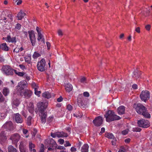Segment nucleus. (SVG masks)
<instances>
[{"mask_svg":"<svg viewBox=\"0 0 152 152\" xmlns=\"http://www.w3.org/2000/svg\"><path fill=\"white\" fill-rule=\"evenodd\" d=\"M57 137H62V132H58L56 133Z\"/></svg>","mask_w":152,"mask_h":152,"instance_id":"09e8293b","label":"nucleus"},{"mask_svg":"<svg viewBox=\"0 0 152 152\" xmlns=\"http://www.w3.org/2000/svg\"><path fill=\"white\" fill-rule=\"evenodd\" d=\"M48 143L50 147H52V148L54 147L56 148L57 145L56 142L52 138L49 139V140L48 141Z\"/></svg>","mask_w":152,"mask_h":152,"instance_id":"dca6fc26","label":"nucleus"},{"mask_svg":"<svg viewBox=\"0 0 152 152\" xmlns=\"http://www.w3.org/2000/svg\"><path fill=\"white\" fill-rule=\"evenodd\" d=\"M63 98L61 96H60L59 98L57 99V101L58 102H61Z\"/></svg>","mask_w":152,"mask_h":152,"instance_id":"680f3d73","label":"nucleus"},{"mask_svg":"<svg viewBox=\"0 0 152 152\" xmlns=\"http://www.w3.org/2000/svg\"><path fill=\"white\" fill-rule=\"evenodd\" d=\"M39 116L40 118L41 123L42 124H45L46 122L47 113L46 112H40Z\"/></svg>","mask_w":152,"mask_h":152,"instance_id":"ddd939ff","label":"nucleus"},{"mask_svg":"<svg viewBox=\"0 0 152 152\" xmlns=\"http://www.w3.org/2000/svg\"><path fill=\"white\" fill-rule=\"evenodd\" d=\"M80 82L81 83H86V78L85 77H83L81 78L80 80Z\"/></svg>","mask_w":152,"mask_h":152,"instance_id":"37998d69","label":"nucleus"},{"mask_svg":"<svg viewBox=\"0 0 152 152\" xmlns=\"http://www.w3.org/2000/svg\"><path fill=\"white\" fill-rule=\"evenodd\" d=\"M46 44H47V46L48 49V50L49 49H50V43L48 42H46Z\"/></svg>","mask_w":152,"mask_h":152,"instance_id":"0e129e2a","label":"nucleus"},{"mask_svg":"<svg viewBox=\"0 0 152 152\" xmlns=\"http://www.w3.org/2000/svg\"><path fill=\"white\" fill-rule=\"evenodd\" d=\"M132 88L134 89H137L138 88L137 85L135 84H133L132 86Z\"/></svg>","mask_w":152,"mask_h":152,"instance_id":"603ef678","label":"nucleus"},{"mask_svg":"<svg viewBox=\"0 0 152 152\" xmlns=\"http://www.w3.org/2000/svg\"><path fill=\"white\" fill-rule=\"evenodd\" d=\"M133 107L136 110L137 113L141 115L144 111H145L146 108L142 104L138 103L135 104H134Z\"/></svg>","mask_w":152,"mask_h":152,"instance_id":"423d86ee","label":"nucleus"},{"mask_svg":"<svg viewBox=\"0 0 152 152\" xmlns=\"http://www.w3.org/2000/svg\"><path fill=\"white\" fill-rule=\"evenodd\" d=\"M54 121V118L52 116H50L48 118L47 123L49 124L50 123L53 122Z\"/></svg>","mask_w":152,"mask_h":152,"instance_id":"f704fd0d","label":"nucleus"},{"mask_svg":"<svg viewBox=\"0 0 152 152\" xmlns=\"http://www.w3.org/2000/svg\"><path fill=\"white\" fill-rule=\"evenodd\" d=\"M73 115L75 116L76 117L79 118L81 117V116H80V115H79L78 114H76L75 113H74L73 114Z\"/></svg>","mask_w":152,"mask_h":152,"instance_id":"338daca9","label":"nucleus"},{"mask_svg":"<svg viewBox=\"0 0 152 152\" xmlns=\"http://www.w3.org/2000/svg\"><path fill=\"white\" fill-rule=\"evenodd\" d=\"M102 122L103 118L101 116H99L96 118L93 121L94 125L97 126H100L102 124Z\"/></svg>","mask_w":152,"mask_h":152,"instance_id":"9b49d317","label":"nucleus"},{"mask_svg":"<svg viewBox=\"0 0 152 152\" xmlns=\"http://www.w3.org/2000/svg\"><path fill=\"white\" fill-rule=\"evenodd\" d=\"M67 109L70 111L72 110V106L70 104H68L67 106Z\"/></svg>","mask_w":152,"mask_h":152,"instance_id":"3c124183","label":"nucleus"},{"mask_svg":"<svg viewBox=\"0 0 152 152\" xmlns=\"http://www.w3.org/2000/svg\"><path fill=\"white\" fill-rule=\"evenodd\" d=\"M27 87L26 84L24 81H21L18 83L17 89L20 96L26 99L29 98L31 96V92L25 89Z\"/></svg>","mask_w":152,"mask_h":152,"instance_id":"f257e3e1","label":"nucleus"},{"mask_svg":"<svg viewBox=\"0 0 152 152\" xmlns=\"http://www.w3.org/2000/svg\"><path fill=\"white\" fill-rule=\"evenodd\" d=\"M38 37L37 40L39 41H41L44 44L45 43V39L43 37V36L41 33H38Z\"/></svg>","mask_w":152,"mask_h":152,"instance_id":"b1692460","label":"nucleus"},{"mask_svg":"<svg viewBox=\"0 0 152 152\" xmlns=\"http://www.w3.org/2000/svg\"><path fill=\"white\" fill-rule=\"evenodd\" d=\"M28 33L31 45L32 46H34L35 44L36 41V39L34 31L33 30L29 31H28Z\"/></svg>","mask_w":152,"mask_h":152,"instance_id":"9d476101","label":"nucleus"},{"mask_svg":"<svg viewBox=\"0 0 152 152\" xmlns=\"http://www.w3.org/2000/svg\"><path fill=\"white\" fill-rule=\"evenodd\" d=\"M28 110L30 113L31 114H33L34 113V105L31 104L30 107H28Z\"/></svg>","mask_w":152,"mask_h":152,"instance_id":"c85d7f7f","label":"nucleus"},{"mask_svg":"<svg viewBox=\"0 0 152 152\" xmlns=\"http://www.w3.org/2000/svg\"><path fill=\"white\" fill-rule=\"evenodd\" d=\"M106 121L107 122H112L113 121L118 120L121 119V118L116 115L113 110H108L104 115Z\"/></svg>","mask_w":152,"mask_h":152,"instance_id":"f03ea898","label":"nucleus"},{"mask_svg":"<svg viewBox=\"0 0 152 152\" xmlns=\"http://www.w3.org/2000/svg\"><path fill=\"white\" fill-rule=\"evenodd\" d=\"M26 15V14L25 13L20 10L17 14L18 20H21Z\"/></svg>","mask_w":152,"mask_h":152,"instance_id":"a211bd4d","label":"nucleus"},{"mask_svg":"<svg viewBox=\"0 0 152 152\" xmlns=\"http://www.w3.org/2000/svg\"><path fill=\"white\" fill-rule=\"evenodd\" d=\"M62 137H66L68 136V135L67 133L64 132H62Z\"/></svg>","mask_w":152,"mask_h":152,"instance_id":"de8ad7c7","label":"nucleus"},{"mask_svg":"<svg viewBox=\"0 0 152 152\" xmlns=\"http://www.w3.org/2000/svg\"><path fill=\"white\" fill-rule=\"evenodd\" d=\"M6 134L4 131H2L0 134V142H3L6 139Z\"/></svg>","mask_w":152,"mask_h":152,"instance_id":"aec40b11","label":"nucleus"},{"mask_svg":"<svg viewBox=\"0 0 152 152\" xmlns=\"http://www.w3.org/2000/svg\"><path fill=\"white\" fill-rule=\"evenodd\" d=\"M15 119L18 123H21L23 121V119L20 115L19 113H16L15 115Z\"/></svg>","mask_w":152,"mask_h":152,"instance_id":"f3484780","label":"nucleus"},{"mask_svg":"<svg viewBox=\"0 0 152 152\" xmlns=\"http://www.w3.org/2000/svg\"><path fill=\"white\" fill-rule=\"evenodd\" d=\"M35 145L32 143L31 142H30L29 144V150H32V148H34L35 147Z\"/></svg>","mask_w":152,"mask_h":152,"instance_id":"4c0bfd02","label":"nucleus"},{"mask_svg":"<svg viewBox=\"0 0 152 152\" xmlns=\"http://www.w3.org/2000/svg\"><path fill=\"white\" fill-rule=\"evenodd\" d=\"M78 105L81 108H84L86 104L85 102L84 98L82 95H79L77 99Z\"/></svg>","mask_w":152,"mask_h":152,"instance_id":"1a4fd4ad","label":"nucleus"},{"mask_svg":"<svg viewBox=\"0 0 152 152\" xmlns=\"http://www.w3.org/2000/svg\"><path fill=\"white\" fill-rule=\"evenodd\" d=\"M141 100L145 102L148 100L150 97V93L147 90L142 91L140 94Z\"/></svg>","mask_w":152,"mask_h":152,"instance_id":"39448f33","label":"nucleus"},{"mask_svg":"<svg viewBox=\"0 0 152 152\" xmlns=\"http://www.w3.org/2000/svg\"><path fill=\"white\" fill-rule=\"evenodd\" d=\"M6 41L9 42L15 43L17 42L16 37H11L10 35H8L6 37Z\"/></svg>","mask_w":152,"mask_h":152,"instance_id":"2eb2a0df","label":"nucleus"},{"mask_svg":"<svg viewBox=\"0 0 152 152\" xmlns=\"http://www.w3.org/2000/svg\"><path fill=\"white\" fill-rule=\"evenodd\" d=\"M34 93L35 94L38 96H39V95L41 93L40 91H38V89L36 87L34 88Z\"/></svg>","mask_w":152,"mask_h":152,"instance_id":"ea45409f","label":"nucleus"},{"mask_svg":"<svg viewBox=\"0 0 152 152\" xmlns=\"http://www.w3.org/2000/svg\"><path fill=\"white\" fill-rule=\"evenodd\" d=\"M133 130L134 132H140L141 129L139 127H136L135 128H133Z\"/></svg>","mask_w":152,"mask_h":152,"instance_id":"79ce46f5","label":"nucleus"},{"mask_svg":"<svg viewBox=\"0 0 152 152\" xmlns=\"http://www.w3.org/2000/svg\"><path fill=\"white\" fill-rule=\"evenodd\" d=\"M3 127L10 131L13 130L14 129L13 123L10 121L6 122L3 126Z\"/></svg>","mask_w":152,"mask_h":152,"instance_id":"f8f14e48","label":"nucleus"},{"mask_svg":"<svg viewBox=\"0 0 152 152\" xmlns=\"http://www.w3.org/2000/svg\"><path fill=\"white\" fill-rule=\"evenodd\" d=\"M20 103V101L18 99H15L13 100V104L16 106H18Z\"/></svg>","mask_w":152,"mask_h":152,"instance_id":"473e14b6","label":"nucleus"},{"mask_svg":"<svg viewBox=\"0 0 152 152\" xmlns=\"http://www.w3.org/2000/svg\"><path fill=\"white\" fill-rule=\"evenodd\" d=\"M117 112L120 115L124 114V106H121L119 107L117 109Z\"/></svg>","mask_w":152,"mask_h":152,"instance_id":"393cba45","label":"nucleus"},{"mask_svg":"<svg viewBox=\"0 0 152 152\" xmlns=\"http://www.w3.org/2000/svg\"><path fill=\"white\" fill-rule=\"evenodd\" d=\"M70 150L72 152H75L77 151L76 148L73 147L71 148Z\"/></svg>","mask_w":152,"mask_h":152,"instance_id":"052dcab7","label":"nucleus"},{"mask_svg":"<svg viewBox=\"0 0 152 152\" xmlns=\"http://www.w3.org/2000/svg\"><path fill=\"white\" fill-rule=\"evenodd\" d=\"M22 132L23 134L25 135V137H28V130L23 129H22Z\"/></svg>","mask_w":152,"mask_h":152,"instance_id":"e433bc0d","label":"nucleus"},{"mask_svg":"<svg viewBox=\"0 0 152 152\" xmlns=\"http://www.w3.org/2000/svg\"><path fill=\"white\" fill-rule=\"evenodd\" d=\"M21 26L20 24L17 23L16 24V25L15 26V28H16L18 30H20V29L21 28Z\"/></svg>","mask_w":152,"mask_h":152,"instance_id":"a19ab883","label":"nucleus"},{"mask_svg":"<svg viewBox=\"0 0 152 152\" xmlns=\"http://www.w3.org/2000/svg\"><path fill=\"white\" fill-rule=\"evenodd\" d=\"M89 146L87 144H84L82 147L81 152H88Z\"/></svg>","mask_w":152,"mask_h":152,"instance_id":"5701e85b","label":"nucleus"},{"mask_svg":"<svg viewBox=\"0 0 152 152\" xmlns=\"http://www.w3.org/2000/svg\"><path fill=\"white\" fill-rule=\"evenodd\" d=\"M113 140L111 141V142L112 143V145H115L116 144V140L115 138H113Z\"/></svg>","mask_w":152,"mask_h":152,"instance_id":"8fccbe9b","label":"nucleus"},{"mask_svg":"<svg viewBox=\"0 0 152 152\" xmlns=\"http://www.w3.org/2000/svg\"><path fill=\"white\" fill-rule=\"evenodd\" d=\"M72 86L70 84L68 83L66 85V90L68 92L71 91L72 89Z\"/></svg>","mask_w":152,"mask_h":152,"instance_id":"a878e982","label":"nucleus"},{"mask_svg":"<svg viewBox=\"0 0 152 152\" xmlns=\"http://www.w3.org/2000/svg\"><path fill=\"white\" fill-rule=\"evenodd\" d=\"M8 148V152H18L17 149L11 145H10Z\"/></svg>","mask_w":152,"mask_h":152,"instance_id":"cd10ccee","label":"nucleus"},{"mask_svg":"<svg viewBox=\"0 0 152 152\" xmlns=\"http://www.w3.org/2000/svg\"><path fill=\"white\" fill-rule=\"evenodd\" d=\"M140 73L137 71L134 72L133 75V77H136V79H137L140 77Z\"/></svg>","mask_w":152,"mask_h":152,"instance_id":"72a5a7b5","label":"nucleus"},{"mask_svg":"<svg viewBox=\"0 0 152 152\" xmlns=\"http://www.w3.org/2000/svg\"><path fill=\"white\" fill-rule=\"evenodd\" d=\"M19 149L20 152H27V148L22 143H20L19 145Z\"/></svg>","mask_w":152,"mask_h":152,"instance_id":"6ab92c4d","label":"nucleus"},{"mask_svg":"<svg viewBox=\"0 0 152 152\" xmlns=\"http://www.w3.org/2000/svg\"><path fill=\"white\" fill-rule=\"evenodd\" d=\"M51 136L53 138H55L57 137L56 133L51 132Z\"/></svg>","mask_w":152,"mask_h":152,"instance_id":"bf43d9fd","label":"nucleus"},{"mask_svg":"<svg viewBox=\"0 0 152 152\" xmlns=\"http://www.w3.org/2000/svg\"><path fill=\"white\" fill-rule=\"evenodd\" d=\"M24 77L25 78V79L27 80L28 81L30 80V77L28 75L26 74V73L25 74V75L24 76Z\"/></svg>","mask_w":152,"mask_h":152,"instance_id":"49530a36","label":"nucleus"},{"mask_svg":"<svg viewBox=\"0 0 152 152\" xmlns=\"http://www.w3.org/2000/svg\"><path fill=\"white\" fill-rule=\"evenodd\" d=\"M42 96L43 97L48 99H49L51 97L50 94L48 92H45L43 93Z\"/></svg>","mask_w":152,"mask_h":152,"instance_id":"bb28decb","label":"nucleus"},{"mask_svg":"<svg viewBox=\"0 0 152 152\" xmlns=\"http://www.w3.org/2000/svg\"><path fill=\"white\" fill-rule=\"evenodd\" d=\"M4 100V98L3 97V95L0 92V102H2Z\"/></svg>","mask_w":152,"mask_h":152,"instance_id":"a18cd8bd","label":"nucleus"},{"mask_svg":"<svg viewBox=\"0 0 152 152\" xmlns=\"http://www.w3.org/2000/svg\"><path fill=\"white\" fill-rule=\"evenodd\" d=\"M46 65V63L45 60L42 58L40 61L38 62L37 64V69L39 71L43 72L47 69Z\"/></svg>","mask_w":152,"mask_h":152,"instance_id":"20e7f679","label":"nucleus"},{"mask_svg":"<svg viewBox=\"0 0 152 152\" xmlns=\"http://www.w3.org/2000/svg\"><path fill=\"white\" fill-rule=\"evenodd\" d=\"M3 93L5 96H7L9 93V89L7 88H4L3 89Z\"/></svg>","mask_w":152,"mask_h":152,"instance_id":"2f4dec72","label":"nucleus"},{"mask_svg":"<svg viewBox=\"0 0 152 152\" xmlns=\"http://www.w3.org/2000/svg\"><path fill=\"white\" fill-rule=\"evenodd\" d=\"M58 141L59 142L60 144L62 145L64 143V140L63 139H60L58 140Z\"/></svg>","mask_w":152,"mask_h":152,"instance_id":"13d9d810","label":"nucleus"},{"mask_svg":"<svg viewBox=\"0 0 152 152\" xmlns=\"http://www.w3.org/2000/svg\"><path fill=\"white\" fill-rule=\"evenodd\" d=\"M64 146L65 147L70 146H71V144L70 143L69 141H66V143L64 144Z\"/></svg>","mask_w":152,"mask_h":152,"instance_id":"c03bdc74","label":"nucleus"},{"mask_svg":"<svg viewBox=\"0 0 152 152\" xmlns=\"http://www.w3.org/2000/svg\"><path fill=\"white\" fill-rule=\"evenodd\" d=\"M13 1H15V2H17L18 1V2L17 3V5L21 4L22 2V1L21 0H13Z\"/></svg>","mask_w":152,"mask_h":152,"instance_id":"4d7b16f0","label":"nucleus"},{"mask_svg":"<svg viewBox=\"0 0 152 152\" xmlns=\"http://www.w3.org/2000/svg\"><path fill=\"white\" fill-rule=\"evenodd\" d=\"M151 26L149 25H147L145 26V28L146 30L149 31L151 28Z\"/></svg>","mask_w":152,"mask_h":152,"instance_id":"6e6d98bb","label":"nucleus"},{"mask_svg":"<svg viewBox=\"0 0 152 152\" xmlns=\"http://www.w3.org/2000/svg\"><path fill=\"white\" fill-rule=\"evenodd\" d=\"M40 56V55L36 52H35L33 54L32 56L34 58L36 59L38 57H39Z\"/></svg>","mask_w":152,"mask_h":152,"instance_id":"58836bf2","label":"nucleus"},{"mask_svg":"<svg viewBox=\"0 0 152 152\" xmlns=\"http://www.w3.org/2000/svg\"><path fill=\"white\" fill-rule=\"evenodd\" d=\"M105 136L109 139H113L114 138V137L112 134L109 133H106L105 134Z\"/></svg>","mask_w":152,"mask_h":152,"instance_id":"7c9ffc66","label":"nucleus"},{"mask_svg":"<svg viewBox=\"0 0 152 152\" xmlns=\"http://www.w3.org/2000/svg\"><path fill=\"white\" fill-rule=\"evenodd\" d=\"M57 149H60V150H65L66 148H65L63 146H58L57 148Z\"/></svg>","mask_w":152,"mask_h":152,"instance_id":"5fc2aeb1","label":"nucleus"},{"mask_svg":"<svg viewBox=\"0 0 152 152\" xmlns=\"http://www.w3.org/2000/svg\"><path fill=\"white\" fill-rule=\"evenodd\" d=\"M37 107L39 113L44 112L47 107L48 103L46 102H39L37 104Z\"/></svg>","mask_w":152,"mask_h":152,"instance_id":"6e6552de","label":"nucleus"},{"mask_svg":"<svg viewBox=\"0 0 152 152\" xmlns=\"http://www.w3.org/2000/svg\"><path fill=\"white\" fill-rule=\"evenodd\" d=\"M58 35L60 36H61L63 35L62 31L60 30H59L58 31Z\"/></svg>","mask_w":152,"mask_h":152,"instance_id":"69168bd1","label":"nucleus"},{"mask_svg":"<svg viewBox=\"0 0 152 152\" xmlns=\"http://www.w3.org/2000/svg\"><path fill=\"white\" fill-rule=\"evenodd\" d=\"M20 136L19 134L15 133L13 134L10 137L12 142L14 143H17L20 139Z\"/></svg>","mask_w":152,"mask_h":152,"instance_id":"4468645a","label":"nucleus"},{"mask_svg":"<svg viewBox=\"0 0 152 152\" xmlns=\"http://www.w3.org/2000/svg\"><path fill=\"white\" fill-rule=\"evenodd\" d=\"M15 73L20 77L24 76L25 73L24 72H20L17 71V70H15L14 71Z\"/></svg>","mask_w":152,"mask_h":152,"instance_id":"c756f323","label":"nucleus"},{"mask_svg":"<svg viewBox=\"0 0 152 152\" xmlns=\"http://www.w3.org/2000/svg\"><path fill=\"white\" fill-rule=\"evenodd\" d=\"M137 124L139 127L143 128H147L150 126L149 121L144 119H142L138 121Z\"/></svg>","mask_w":152,"mask_h":152,"instance_id":"0eeeda50","label":"nucleus"},{"mask_svg":"<svg viewBox=\"0 0 152 152\" xmlns=\"http://www.w3.org/2000/svg\"><path fill=\"white\" fill-rule=\"evenodd\" d=\"M83 96H84L88 97L89 96V94L87 92H85L83 93Z\"/></svg>","mask_w":152,"mask_h":152,"instance_id":"864d4df0","label":"nucleus"},{"mask_svg":"<svg viewBox=\"0 0 152 152\" xmlns=\"http://www.w3.org/2000/svg\"><path fill=\"white\" fill-rule=\"evenodd\" d=\"M32 118V117L31 116H29L27 118V123L29 126L31 125V124Z\"/></svg>","mask_w":152,"mask_h":152,"instance_id":"c9c22d12","label":"nucleus"},{"mask_svg":"<svg viewBox=\"0 0 152 152\" xmlns=\"http://www.w3.org/2000/svg\"><path fill=\"white\" fill-rule=\"evenodd\" d=\"M1 48L3 50L5 51H7L9 50V48L7 45L6 43H3L1 44Z\"/></svg>","mask_w":152,"mask_h":152,"instance_id":"412c9836","label":"nucleus"},{"mask_svg":"<svg viewBox=\"0 0 152 152\" xmlns=\"http://www.w3.org/2000/svg\"><path fill=\"white\" fill-rule=\"evenodd\" d=\"M141 115L146 118H150L151 117V115L148 112L146 108L145 110V111H143Z\"/></svg>","mask_w":152,"mask_h":152,"instance_id":"4be33fe9","label":"nucleus"},{"mask_svg":"<svg viewBox=\"0 0 152 152\" xmlns=\"http://www.w3.org/2000/svg\"><path fill=\"white\" fill-rule=\"evenodd\" d=\"M66 130L69 132L71 133V128L70 127H66L65 128Z\"/></svg>","mask_w":152,"mask_h":152,"instance_id":"774afa93","label":"nucleus"},{"mask_svg":"<svg viewBox=\"0 0 152 152\" xmlns=\"http://www.w3.org/2000/svg\"><path fill=\"white\" fill-rule=\"evenodd\" d=\"M8 17L11 20V21H12L13 20V16L11 14H9L8 15Z\"/></svg>","mask_w":152,"mask_h":152,"instance_id":"e2e57ef3","label":"nucleus"},{"mask_svg":"<svg viewBox=\"0 0 152 152\" xmlns=\"http://www.w3.org/2000/svg\"><path fill=\"white\" fill-rule=\"evenodd\" d=\"M1 69L4 74L7 76H12L13 75L15 70L10 66L8 65L3 66Z\"/></svg>","mask_w":152,"mask_h":152,"instance_id":"7ed1b4c3","label":"nucleus"}]
</instances>
